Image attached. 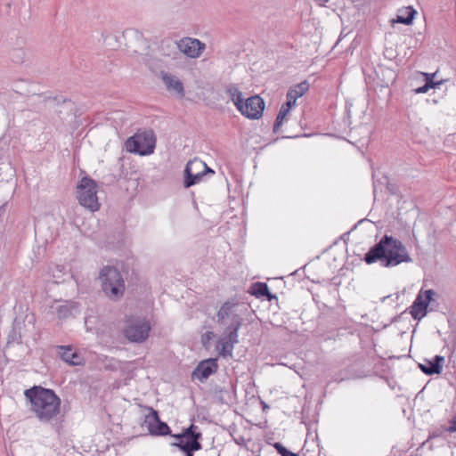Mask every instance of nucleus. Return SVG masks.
<instances>
[{"label":"nucleus","instance_id":"1","mask_svg":"<svg viewBox=\"0 0 456 456\" xmlns=\"http://www.w3.org/2000/svg\"><path fill=\"white\" fill-rule=\"evenodd\" d=\"M363 261L368 265L379 262L383 267H393L411 263L412 259L401 240L385 234L364 254Z\"/></svg>","mask_w":456,"mask_h":456},{"label":"nucleus","instance_id":"30","mask_svg":"<svg viewBox=\"0 0 456 456\" xmlns=\"http://www.w3.org/2000/svg\"><path fill=\"white\" fill-rule=\"evenodd\" d=\"M273 446L281 456H299L297 453L289 451L280 442L274 443Z\"/></svg>","mask_w":456,"mask_h":456},{"label":"nucleus","instance_id":"37","mask_svg":"<svg viewBox=\"0 0 456 456\" xmlns=\"http://www.w3.org/2000/svg\"><path fill=\"white\" fill-rule=\"evenodd\" d=\"M214 395H216L218 394H224V393H228L227 389H225L224 387H221L219 386H215L214 389Z\"/></svg>","mask_w":456,"mask_h":456},{"label":"nucleus","instance_id":"39","mask_svg":"<svg viewBox=\"0 0 456 456\" xmlns=\"http://www.w3.org/2000/svg\"><path fill=\"white\" fill-rule=\"evenodd\" d=\"M224 395V394H218V395H215V396H216V398L218 400V402H219V403H225V401H224V395Z\"/></svg>","mask_w":456,"mask_h":456},{"label":"nucleus","instance_id":"5","mask_svg":"<svg viewBox=\"0 0 456 456\" xmlns=\"http://www.w3.org/2000/svg\"><path fill=\"white\" fill-rule=\"evenodd\" d=\"M242 324L243 318L240 314H232L231 323L223 332V338L217 341L216 348L223 358L232 355L234 346L239 343V330Z\"/></svg>","mask_w":456,"mask_h":456},{"label":"nucleus","instance_id":"24","mask_svg":"<svg viewBox=\"0 0 456 456\" xmlns=\"http://www.w3.org/2000/svg\"><path fill=\"white\" fill-rule=\"evenodd\" d=\"M205 179L204 173L183 174V187L188 189Z\"/></svg>","mask_w":456,"mask_h":456},{"label":"nucleus","instance_id":"23","mask_svg":"<svg viewBox=\"0 0 456 456\" xmlns=\"http://www.w3.org/2000/svg\"><path fill=\"white\" fill-rule=\"evenodd\" d=\"M454 433L456 432V414L452 415L449 419V426L441 425L440 427L435 428L430 431L429 437L436 438L444 436V433Z\"/></svg>","mask_w":456,"mask_h":456},{"label":"nucleus","instance_id":"29","mask_svg":"<svg viewBox=\"0 0 456 456\" xmlns=\"http://www.w3.org/2000/svg\"><path fill=\"white\" fill-rule=\"evenodd\" d=\"M10 55L12 61L15 63H22L25 59V52L21 47L14 48Z\"/></svg>","mask_w":456,"mask_h":456},{"label":"nucleus","instance_id":"36","mask_svg":"<svg viewBox=\"0 0 456 456\" xmlns=\"http://www.w3.org/2000/svg\"><path fill=\"white\" fill-rule=\"evenodd\" d=\"M203 169H202V172L204 173V176L205 178L207 176H210V175H213L215 174V171L209 167L204 161H203Z\"/></svg>","mask_w":456,"mask_h":456},{"label":"nucleus","instance_id":"41","mask_svg":"<svg viewBox=\"0 0 456 456\" xmlns=\"http://www.w3.org/2000/svg\"><path fill=\"white\" fill-rule=\"evenodd\" d=\"M140 50H141L140 47H137V46L133 47V52L134 53H140Z\"/></svg>","mask_w":456,"mask_h":456},{"label":"nucleus","instance_id":"9","mask_svg":"<svg viewBox=\"0 0 456 456\" xmlns=\"http://www.w3.org/2000/svg\"><path fill=\"white\" fill-rule=\"evenodd\" d=\"M144 408L149 411V414L145 416L142 425L147 427L150 435L156 436L171 435L170 427L160 419L159 411L150 406Z\"/></svg>","mask_w":456,"mask_h":456},{"label":"nucleus","instance_id":"7","mask_svg":"<svg viewBox=\"0 0 456 456\" xmlns=\"http://www.w3.org/2000/svg\"><path fill=\"white\" fill-rule=\"evenodd\" d=\"M126 149L128 152L145 156L151 154L156 146V138L153 132L136 133L126 141Z\"/></svg>","mask_w":456,"mask_h":456},{"label":"nucleus","instance_id":"4","mask_svg":"<svg viewBox=\"0 0 456 456\" xmlns=\"http://www.w3.org/2000/svg\"><path fill=\"white\" fill-rule=\"evenodd\" d=\"M99 278L102 280V289L112 301H118L124 296L125 281L115 266L106 265L101 272Z\"/></svg>","mask_w":456,"mask_h":456},{"label":"nucleus","instance_id":"16","mask_svg":"<svg viewBox=\"0 0 456 456\" xmlns=\"http://www.w3.org/2000/svg\"><path fill=\"white\" fill-rule=\"evenodd\" d=\"M436 73H424V72H419L415 73L414 79L416 81L424 82V85L416 88L415 93L416 94H425L427 93L430 88H436L439 86H441L444 80L440 79L438 81H435V77Z\"/></svg>","mask_w":456,"mask_h":456},{"label":"nucleus","instance_id":"42","mask_svg":"<svg viewBox=\"0 0 456 456\" xmlns=\"http://www.w3.org/2000/svg\"><path fill=\"white\" fill-rule=\"evenodd\" d=\"M452 347L454 348V346H455V337L454 336L452 339Z\"/></svg>","mask_w":456,"mask_h":456},{"label":"nucleus","instance_id":"38","mask_svg":"<svg viewBox=\"0 0 456 456\" xmlns=\"http://www.w3.org/2000/svg\"><path fill=\"white\" fill-rule=\"evenodd\" d=\"M14 37H16V42H24V39L22 37H19L17 36V33L15 31H12L11 34V39H13Z\"/></svg>","mask_w":456,"mask_h":456},{"label":"nucleus","instance_id":"34","mask_svg":"<svg viewBox=\"0 0 456 456\" xmlns=\"http://www.w3.org/2000/svg\"><path fill=\"white\" fill-rule=\"evenodd\" d=\"M238 92H240V90L235 85H230L225 89V93L227 94L231 100L235 96V94Z\"/></svg>","mask_w":456,"mask_h":456},{"label":"nucleus","instance_id":"11","mask_svg":"<svg viewBox=\"0 0 456 456\" xmlns=\"http://www.w3.org/2000/svg\"><path fill=\"white\" fill-rule=\"evenodd\" d=\"M265 107L264 99L256 94L245 100L240 112L249 119H258L263 116Z\"/></svg>","mask_w":456,"mask_h":456},{"label":"nucleus","instance_id":"18","mask_svg":"<svg viewBox=\"0 0 456 456\" xmlns=\"http://www.w3.org/2000/svg\"><path fill=\"white\" fill-rule=\"evenodd\" d=\"M160 75L168 92H175L180 97H183L184 88L183 82L179 78L166 71H161Z\"/></svg>","mask_w":456,"mask_h":456},{"label":"nucleus","instance_id":"10","mask_svg":"<svg viewBox=\"0 0 456 456\" xmlns=\"http://www.w3.org/2000/svg\"><path fill=\"white\" fill-rule=\"evenodd\" d=\"M435 291L433 289H427L420 291L411 306L410 307V314L414 320L420 321L425 317L428 312V308L430 302L433 300Z\"/></svg>","mask_w":456,"mask_h":456},{"label":"nucleus","instance_id":"32","mask_svg":"<svg viewBox=\"0 0 456 456\" xmlns=\"http://www.w3.org/2000/svg\"><path fill=\"white\" fill-rule=\"evenodd\" d=\"M215 337V333L213 331H207L201 335L200 342L202 346L205 348L209 347L210 340Z\"/></svg>","mask_w":456,"mask_h":456},{"label":"nucleus","instance_id":"40","mask_svg":"<svg viewBox=\"0 0 456 456\" xmlns=\"http://www.w3.org/2000/svg\"><path fill=\"white\" fill-rule=\"evenodd\" d=\"M261 405H262V408H263V410H264V411H265V409H268V408H269V406H268L265 402H263V401L261 402Z\"/></svg>","mask_w":456,"mask_h":456},{"label":"nucleus","instance_id":"15","mask_svg":"<svg viewBox=\"0 0 456 456\" xmlns=\"http://www.w3.org/2000/svg\"><path fill=\"white\" fill-rule=\"evenodd\" d=\"M444 363V356L435 355L432 359H424L423 362H419L418 366L424 374L432 376L442 372Z\"/></svg>","mask_w":456,"mask_h":456},{"label":"nucleus","instance_id":"33","mask_svg":"<svg viewBox=\"0 0 456 456\" xmlns=\"http://www.w3.org/2000/svg\"><path fill=\"white\" fill-rule=\"evenodd\" d=\"M232 102L236 106L237 110L240 111L243 103L245 102V100L242 97V93L240 91L238 92L235 96L232 99Z\"/></svg>","mask_w":456,"mask_h":456},{"label":"nucleus","instance_id":"17","mask_svg":"<svg viewBox=\"0 0 456 456\" xmlns=\"http://www.w3.org/2000/svg\"><path fill=\"white\" fill-rule=\"evenodd\" d=\"M159 50L161 55L177 59L180 56V41L167 37L160 41Z\"/></svg>","mask_w":456,"mask_h":456},{"label":"nucleus","instance_id":"35","mask_svg":"<svg viewBox=\"0 0 456 456\" xmlns=\"http://www.w3.org/2000/svg\"><path fill=\"white\" fill-rule=\"evenodd\" d=\"M283 122L284 119L277 116L273 124V132L277 133L282 126Z\"/></svg>","mask_w":456,"mask_h":456},{"label":"nucleus","instance_id":"13","mask_svg":"<svg viewBox=\"0 0 456 456\" xmlns=\"http://www.w3.org/2000/svg\"><path fill=\"white\" fill-rule=\"evenodd\" d=\"M53 101L56 102L59 110H57V114L61 119L67 120L70 118H78L82 115L83 111L77 108L74 102L68 98L60 99L59 97H54Z\"/></svg>","mask_w":456,"mask_h":456},{"label":"nucleus","instance_id":"12","mask_svg":"<svg viewBox=\"0 0 456 456\" xmlns=\"http://www.w3.org/2000/svg\"><path fill=\"white\" fill-rule=\"evenodd\" d=\"M218 370V359L208 358L200 361L191 372V379H198L200 382L204 383Z\"/></svg>","mask_w":456,"mask_h":456},{"label":"nucleus","instance_id":"22","mask_svg":"<svg viewBox=\"0 0 456 456\" xmlns=\"http://www.w3.org/2000/svg\"><path fill=\"white\" fill-rule=\"evenodd\" d=\"M238 305V303L233 302L232 300L225 301L218 310L216 314L217 323L219 325L224 324V320L227 318H232V314H236L234 313V308Z\"/></svg>","mask_w":456,"mask_h":456},{"label":"nucleus","instance_id":"2","mask_svg":"<svg viewBox=\"0 0 456 456\" xmlns=\"http://www.w3.org/2000/svg\"><path fill=\"white\" fill-rule=\"evenodd\" d=\"M24 395L41 422H50L60 413L61 401L53 389L33 386L24 391Z\"/></svg>","mask_w":456,"mask_h":456},{"label":"nucleus","instance_id":"14","mask_svg":"<svg viewBox=\"0 0 456 456\" xmlns=\"http://www.w3.org/2000/svg\"><path fill=\"white\" fill-rule=\"evenodd\" d=\"M205 47V44L199 39L184 37L180 40V54L183 53L190 58H198Z\"/></svg>","mask_w":456,"mask_h":456},{"label":"nucleus","instance_id":"28","mask_svg":"<svg viewBox=\"0 0 456 456\" xmlns=\"http://www.w3.org/2000/svg\"><path fill=\"white\" fill-rule=\"evenodd\" d=\"M203 167V161L195 158L186 164L183 174L200 173L202 172Z\"/></svg>","mask_w":456,"mask_h":456},{"label":"nucleus","instance_id":"19","mask_svg":"<svg viewBox=\"0 0 456 456\" xmlns=\"http://www.w3.org/2000/svg\"><path fill=\"white\" fill-rule=\"evenodd\" d=\"M55 313L60 320H66L79 313V304L75 301H64L62 305H57Z\"/></svg>","mask_w":456,"mask_h":456},{"label":"nucleus","instance_id":"27","mask_svg":"<svg viewBox=\"0 0 456 456\" xmlns=\"http://www.w3.org/2000/svg\"><path fill=\"white\" fill-rule=\"evenodd\" d=\"M123 37L126 38H129L130 40H134L142 45H143L145 47H148L147 41L143 37L142 33L138 31L137 29L129 28L123 32Z\"/></svg>","mask_w":456,"mask_h":456},{"label":"nucleus","instance_id":"31","mask_svg":"<svg viewBox=\"0 0 456 456\" xmlns=\"http://www.w3.org/2000/svg\"><path fill=\"white\" fill-rule=\"evenodd\" d=\"M291 102L286 101L281 106V109L277 114L278 117L282 118L284 120L287 118V116L289 114L291 109L294 107Z\"/></svg>","mask_w":456,"mask_h":456},{"label":"nucleus","instance_id":"43","mask_svg":"<svg viewBox=\"0 0 456 456\" xmlns=\"http://www.w3.org/2000/svg\"><path fill=\"white\" fill-rule=\"evenodd\" d=\"M388 297H389V296H387V297H384L382 298V301L384 302V301H385Z\"/></svg>","mask_w":456,"mask_h":456},{"label":"nucleus","instance_id":"20","mask_svg":"<svg viewBox=\"0 0 456 456\" xmlns=\"http://www.w3.org/2000/svg\"><path fill=\"white\" fill-rule=\"evenodd\" d=\"M248 293L257 298L265 297L268 301L277 299V297L270 292L265 282L257 281L253 283L248 289Z\"/></svg>","mask_w":456,"mask_h":456},{"label":"nucleus","instance_id":"25","mask_svg":"<svg viewBox=\"0 0 456 456\" xmlns=\"http://www.w3.org/2000/svg\"><path fill=\"white\" fill-rule=\"evenodd\" d=\"M62 352L61 353V358L70 366L77 365L78 362L75 359L78 358V354L73 352L71 348L66 346H60Z\"/></svg>","mask_w":456,"mask_h":456},{"label":"nucleus","instance_id":"26","mask_svg":"<svg viewBox=\"0 0 456 456\" xmlns=\"http://www.w3.org/2000/svg\"><path fill=\"white\" fill-rule=\"evenodd\" d=\"M404 12L405 15H397L395 21L404 25H411L413 22L417 12L412 6L406 7Z\"/></svg>","mask_w":456,"mask_h":456},{"label":"nucleus","instance_id":"21","mask_svg":"<svg viewBox=\"0 0 456 456\" xmlns=\"http://www.w3.org/2000/svg\"><path fill=\"white\" fill-rule=\"evenodd\" d=\"M309 89V83L304 80L294 86L289 88L286 94V101L291 102L293 105H296L297 98L303 96Z\"/></svg>","mask_w":456,"mask_h":456},{"label":"nucleus","instance_id":"6","mask_svg":"<svg viewBox=\"0 0 456 456\" xmlns=\"http://www.w3.org/2000/svg\"><path fill=\"white\" fill-rule=\"evenodd\" d=\"M97 183L88 175L82 177L77 184V199L79 204L90 211L100 208L97 197Z\"/></svg>","mask_w":456,"mask_h":456},{"label":"nucleus","instance_id":"3","mask_svg":"<svg viewBox=\"0 0 456 456\" xmlns=\"http://www.w3.org/2000/svg\"><path fill=\"white\" fill-rule=\"evenodd\" d=\"M169 436L176 440L171 443V446L177 448L183 456H194L196 452L202 449L203 435L194 423L183 428L180 433H171Z\"/></svg>","mask_w":456,"mask_h":456},{"label":"nucleus","instance_id":"8","mask_svg":"<svg viewBox=\"0 0 456 456\" xmlns=\"http://www.w3.org/2000/svg\"><path fill=\"white\" fill-rule=\"evenodd\" d=\"M151 329V324L146 319L131 316L126 322L123 334L130 342L142 343L148 338Z\"/></svg>","mask_w":456,"mask_h":456}]
</instances>
